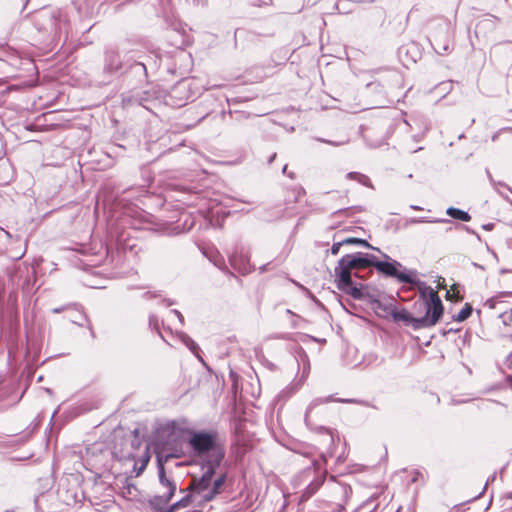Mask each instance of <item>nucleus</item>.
Returning a JSON list of instances; mask_svg holds the SVG:
<instances>
[{"label": "nucleus", "mask_w": 512, "mask_h": 512, "mask_svg": "<svg viewBox=\"0 0 512 512\" xmlns=\"http://www.w3.org/2000/svg\"><path fill=\"white\" fill-rule=\"evenodd\" d=\"M446 214L452 218L458 219L463 222H468L471 220V216L466 211L460 210L455 207H449L446 210Z\"/></svg>", "instance_id": "12"}, {"label": "nucleus", "mask_w": 512, "mask_h": 512, "mask_svg": "<svg viewBox=\"0 0 512 512\" xmlns=\"http://www.w3.org/2000/svg\"><path fill=\"white\" fill-rule=\"evenodd\" d=\"M188 443L202 463L220 466L225 457L224 440L216 430L192 431Z\"/></svg>", "instance_id": "2"}, {"label": "nucleus", "mask_w": 512, "mask_h": 512, "mask_svg": "<svg viewBox=\"0 0 512 512\" xmlns=\"http://www.w3.org/2000/svg\"><path fill=\"white\" fill-rule=\"evenodd\" d=\"M148 459H146L141 467V469H143L145 466H146V463H147Z\"/></svg>", "instance_id": "37"}, {"label": "nucleus", "mask_w": 512, "mask_h": 512, "mask_svg": "<svg viewBox=\"0 0 512 512\" xmlns=\"http://www.w3.org/2000/svg\"><path fill=\"white\" fill-rule=\"evenodd\" d=\"M122 67L120 55L115 50H108L105 56L104 69L108 72L118 71Z\"/></svg>", "instance_id": "10"}, {"label": "nucleus", "mask_w": 512, "mask_h": 512, "mask_svg": "<svg viewBox=\"0 0 512 512\" xmlns=\"http://www.w3.org/2000/svg\"><path fill=\"white\" fill-rule=\"evenodd\" d=\"M357 181L365 186H371L369 178L366 175H363L361 173H360Z\"/></svg>", "instance_id": "21"}, {"label": "nucleus", "mask_w": 512, "mask_h": 512, "mask_svg": "<svg viewBox=\"0 0 512 512\" xmlns=\"http://www.w3.org/2000/svg\"><path fill=\"white\" fill-rule=\"evenodd\" d=\"M79 316H80V318H81V319L86 320L85 315H83V314L79 313Z\"/></svg>", "instance_id": "36"}, {"label": "nucleus", "mask_w": 512, "mask_h": 512, "mask_svg": "<svg viewBox=\"0 0 512 512\" xmlns=\"http://www.w3.org/2000/svg\"><path fill=\"white\" fill-rule=\"evenodd\" d=\"M158 474L159 481L163 487L167 489V492L156 498V501L167 503L170 501L176 491V485L165 476V469L162 463L161 457H158Z\"/></svg>", "instance_id": "6"}, {"label": "nucleus", "mask_w": 512, "mask_h": 512, "mask_svg": "<svg viewBox=\"0 0 512 512\" xmlns=\"http://www.w3.org/2000/svg\"><path fill=\"white\" fill-rule=\"evenodd\" d=\"M368 267H370L368 254L357 252L353 254H346L341 257L334 268V277L337 288L354 299H363V286L355 285L352 281V276L360 277L358 272Z\"/></svg>", "instance_id": "1"}, {"label": "nucleus", "mask_w": 512, "mask_h": 512, "mask_svg": "<svg viewBox=\"0 0 512 512\" xmlns=\"http://www.w3.org/2000/svg\"><path fill=\"white\" fill-rule=\"evenodd\" d=\"M472 314V306L470 304H465V306L453 317L455 321L462 322L465 321Z\"/></svg>", "instance_id": "14"}, {"label": "nucleus", "mask_w": 512, "mask_h": 512, "mask_svg": "<svg viewBox=\"0 0 512 512\" xmlns=\"http://www.w3.org/2000/svg\"><path fill=\"white\" fill-rule=\"evenodd\" d=\"M323 483V480L322 479H317L316 481L312 482L306 489L304 495L306 496H311L313 495L318 489L319 487L322 485Z\"/></svg>", "instance_id": "17"}, {"label": "nucleus", "mask_w": 512, "mask_h": 512, "mask_svg": "<svg viewBox=\"0 0 512 512\" xmlns=\"http://www.w3.org/2000/svg\"><path fill=\"white\" fill-rule=\"evenodd\" d=\"M170 457H175V458H178L180 457L178 454H172V455H167L166 456V459L170 458Z\"/></svg>", "instance_id": "33"}, {"label": "nucleus", "mask_w": 512, "mask_h": 512, "mask_svg": "<svg viewBox=\"0 0 512 512\" xmlns=\"http://www.w3.org/2000/svg\"><path fill=\"white\" fill-rule=\"evenodd\" d=\"M194 497V494L186 495L181 500L174 503L176 509L187 507L193 501Z\"/></svg>", "instance_id": "18"}, {"label": "nucleus", "mask_w": 512, "mask_h": 512, "mask_svg": "<svg viewBox=\"0 0 512 512\" xmlns=\"http://www.w3.org/2000/svg\"><path fill=\"white\" fill-rule=\"evenodd\" d=\"M411 208H412L413 210H421V209H422L421 207H419V206H417V205H411Z\"/></svg>", "instance_id": "32"}, {"label": "nucleus", "mask_w": 512, "mask_h": 512, "mask_svg": "<svg viewBox=\"0 0 512 512\" xmlns=\"http://www.w3.org/2000/svg\"><path fill=\"white\" fill-rule=\"evenodd\" d=\"M434 49H435V51H436L438 54H443L444 52H447V51L449 50V46H448V44H445V45H443L441 48H440V47H439V48H436V47H435Z\"/></svg>", "instance_id": "22"}, {"label": "nucleus", "mask_w": 512, "mask_h": 512, "mask_svg": "<svg viewBox=\"0 0 512 512\" xmlns=\"http://www.w3.org/2000/svg\"><path fill=\"white\" fill-rule=\"evenodd\" d=\"M345 245V243H342V241L336 242L331 247V254L337 255L339 253L340 248Z\"/></svg>", "instance_id": "20"}, {"label": "nucleus", "mask_w": 512, "mask_h": 512, "mask_svg": "<svg viewBox=\"0 0 512 512\" xmlns=\"http://www.w3.org/2000/svg\"><path fill=\"white\" fill-rule=\"evenodd\" d=\"M176 510H177V509H176L175 505H174V504H172L171 506H169L168 508H166V509L162 510L161 512H174V511H176Z\"/></svg>", "instance_id": "26"}, {"label": "nucleus", "mask_w": 512, "mask_h": 512, "mask_svg": "<svg viewBox=\"0 0 512 512\" xmlns=\"http://www.w3.org/2000/svg\"><path fill=\"white\" fill-rule=\"evenodd\" d=\"M229 262L233 269L243 275L249 273L252 269L249 256L243 251H235L229 257Z\"/></svg>", "instance_id": "7"}, {"label": "nucleus", "mask_w": 512, "mask_h": 512, "mask_svg": "<svg viewBox=\"0 0 512 512\" xmlns=\"http://www.w3.org/2000/svg\"><path fill=\"white\" fill-rule=\"evenodd\" d=\"M493 227H494V224H493V223H488V224H485V225H483V226H482V228H483L484 230H488V231L492 230V229H493Z\"/></svg>", "instance_id": "27"}, {"label": "nucleus", "mask_w": 512, "mask_h": 512, "mask_svg": "<svg viewBox=\"0 0 512 512\" xmlns=\"http://www.w3.org/2000/svg\"><path fill=\"white\" fill-rule=\"evenodd\" d=\"M502 323L508 328L507 332L512 336V307L499 315Z\"/></svg>", "instance_id": "13"}, {"label": "nucleus", "mask_w": 512, "mask_h": 512, "mask_svg": "<svg viewBox=\"0 0 512 512\" xmlns=\"http://www.w3.org/2000/svg\"><path fill=\"white\" fill-rule=\"evenodd\" d=\"M390 314L394 321H403L406 324H411L415 329L423 327L417 322L420 318H414L405 309L397 310L396 308H392Z\"/></svg>", "instance_id": "9"}, {"label": "nucleus", "mask_w": 512, "mask_h": 512, "mask_svg": "<svg viewBox=\"0 0 512 512\" xmlns=\"http://www.w3.org/2000/svg\"><path fill=\"white\" fill-rule=\"evenodd\" d=\"M368 261L370 262V267H375L379 272L396 278L401 283L414 284L416 282V271L406 270L405 268L404 271H400L399 269L403 268V265L396 260L378 261L374 255L368 254Z\"/></svg>", "instance_id": "3"}, {"label": "nucleus", "mask_w": 512, "mask_h": 512, "mask_svg": "<svg viewBox=\"0 0 512 512\" xmlns=\"http://www.w3.org/2000/svg\"><path fill=\"white\" fill-rule=\"evenodd\" d=\"M333 401L342 402V403H355L356 402V400H354V399H334L332 395L327 396V397L315 398V399H313L311 401V403L307 407V410H306V413H305V422H306V424L310 425L311 414H312L313 409L315 407H317L319 405H322V404L329 403V402H333Z\"/></svg>", "instance_id": "8"}, {"label": "nucleus", "mask_w": 512, "mask_h": 512, "mask_svg": "<svg viewBox=\"0 0 512 512\" xmlns=\"http://www.w3.org/2000/svg\"><path fill=\"white\" fill-rule=\"evenodd\" d=\"M182 341L183 343L187 346V348L189 350H191L199 359H201V357L199 356L198 352H199V346L197 345V343L191 339L189 336L187 335H183L182 337Z\"/></svg>", "instance_id": "16"}, {"label": "nucleus", "mask_w": 512, "mask_h": 512, "mask_svg": "<svg viewBox=\"0 0 512 512\" xmlns=\"http://www.w3.org/2000/svg\"><path fill=\"white\" fill-rule=\"evenodd\" d=\"M359 175H360V173H358V172H349V173L347 174V178H348V179H351V180H356V181H357V180H358Z\"/></svg>", "instance_id": "23"}, {"label": "nucleus", "mask_w": 512, "mask_h": 512, "mask_svg": "<svg viewBox=\"0 0 512 512\" xmlns=\"http://www.w3.org/2000/svg\"><path fill=\"white\" fill-rule=\"evenodd\" d=\"M217 467L218 466H214L212 464L202 463V468L204 469L202 476L200 478H194L189 488L197 494H205L210 488L211 481Z\"/></svg>", "instance_id": "5"}, {"label": "nucleus", "mask_w": 512, "mask_h": 512, "mask_svg": "<svg viewBox=\"0 0 512 512\" xmlns=\"http://www.w3.org/2000/svg\"><path fill=\"white\" fill-rule=\"evenodd\" d=\"M384 258L386 259H390L389 256L387 254H383Z\"/></svg>", "instance_id": "38"}, {"label": "nucleus", "mask_w": 512, "mask_h": 512, "mask_svg": "<svg viewBox=\"0 0 512 512\" xmlns=\"http://www.w3.org/2000/svg\"><path fill=\"white\" fill-rule=\"evenodd\" d=\"M320 141L325 142V143H328V144H332V145H335V146L340 145V143H333V142H331V141H327V140H322V139H320Z\"/></svg>", "instance_id": "30"}, {"label": "nucleus", "mask_w": 512, "mask_h": 512, "mask_svg": "<svg viewBox=\"0 0 512 512\" xmlns=\"http://www.w3.org/2000/svg\"><path fill=\"white\" fill-rule=\"evenodd\" d=\"M441 86L443 87V90L450 91L451 88H452V83L451 82H445V83H442Z\"/></svg>", "instance_id": "25"}, {"label": "nucleus", "mask_w": 512, "mask_h": 512, "mask_svg": "<svg viewBox=\"0 0 512 512\" xmlns=\"http://www.w3.org/2000/svg\"><path fill=\"white\" fill-rule=\"evenodd\" d=\"M72 322L76 323V324H78L80 326L83 325V323L81 321H79L78 319H72Z\"/></svg>", "instance_id": "31"}, {"label": "nucleus", "mask_w": 512, "mask_h": 512, "mask_svg": "<svg viewBox=\"0 0 512 512\" xmlns=\"http://www.w3.org/2000/svg\"><path fill=\"white\" fill-rule=\"evenodd\" d=\"M443 314V305L438 293L432 288H428V297L426 299V314L420 317L417 322L423 327L435 325Z\"/></svg>", "instance_id": "4"}, {"label": "nucleus", "mask_w": 512, "mask_h": 512, "mask_svg": "<svg viewBox=\"0 0 512 512\" xmlns=\"http://www.w3.org/2000/svg\"><path fill=\"white\" fill-rule=\"evenodd\" d=\"M66 309V307H60V308H54L52 310L53 313H60L62 311H64Z\"/></svg>", "instance_id": "29"}, {"label": "nucleus", "mask_w": 512, "mask_h": 512, "mask_svg": "<svg viewBox=\"0 0 512 512\" xmlns=\"http://www.w3.org/2000/svg\"><path fill=\"white\" fill-rule=\"evenodd\" d=\"M423 222L447 223V222H450V220H448V219L427 220L425 218H412L409 220V223H411V224H417V223H423Z\"/></svg>", "instance_id": "19"}, {"label": "nucleus", "mask_w": 512, "mask_h": 512, "mask_svg": "<svg viewBox=\"0 0 512 512\" xmlns=\"http://www.w3.org/2000/svg\"><path fill=\"white\" fill-rule=\"evenodd\" d=\"M225 479H226V476L224 474L221 475L220 477H218L217 479H215V481L213 482L212 488H209V490L205 494H203L202 498L205 501H211L217 494L220 493V489H221L222 485L224 484Z\"/></svg>", "instance_id": "11"}, {"label": "nucleus", "mask_w": 512, "mask_h": 512, "mask_svg": "<svg viewBox=\"0 0 512 512\" xmlns=\"http://www.w3.org/2000/svg\"><path fill=\"white\" fill-rule=\"evenodd\" d=\"M275 157H276V153H274V154L270 157V159H269V163H271V162L275 159Z\"/></svg>", "instance_id": "34"}, {"label": "nucleus", "mask_w": 512, "mask_h": 512, "mask_svg": "<svg viewBox=\"0 0 512 512\" xmlns=\"http://www.w3.org/2000/svg\"><path fill=\"white\" fill-rule=\"evenodd\" d=\"M270 3V0H263V1H255L253 2V5L255 6H262V5H268Z\"/></svg>", "instance_id": "24"}, {"label": "nucleus", "mask_w": 512, "mask_h": 512, "mask_svg": "<svg viewBox=\"0 0 512 512\" xmlns=\"http://www.w3.org/2000/svg\"><path fill=\"white\" fill-rule=\"evenodd\" d=\"M173 313L179 318L181 322H183V316L179 311L173 310Z\"/></svg>", "instance_id": "28"}, {"label": "nucleus", "mask_w": 512, "mask_h": 512, "mask_svg": "<svg viewBox=\"0 0 512 512\" xmlns=\"http://www.w3.org/2000/svg\"><path fill=\"white\" fill-rule=\"evenodd\" d=\"M342 243H345V245L357 244V245H361V246H364V247H367V248H370L373 250L380 251L378 248H375L371 244H369L365 239L350 237V238H346V239L342 240Z\"/></svg>", "instance_id": "15"}, {"label": "nucleus", "mask_w": 512, "mask_h": 512, "mask_svg": "<svg viewBox=\"0 0 512 512\" xmlns=\"http://www.w3.org/2000/svg\"><path fill=\"white\" fill-rule=\"evenodd\" d=\"M286 170H287V165H284L283 169H282V172L285 174L286 173Z\"/></svg>", "instance_id": "35"}]
</instances>
